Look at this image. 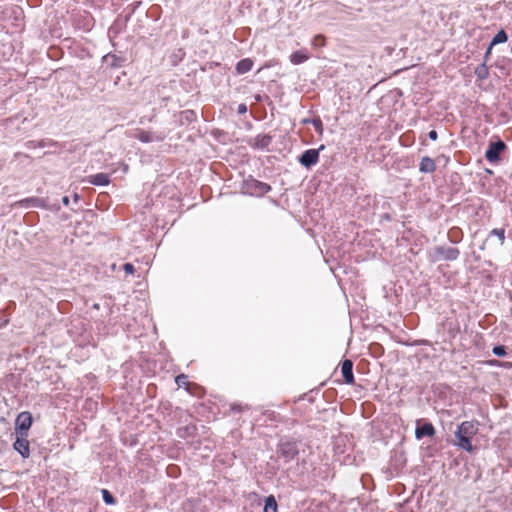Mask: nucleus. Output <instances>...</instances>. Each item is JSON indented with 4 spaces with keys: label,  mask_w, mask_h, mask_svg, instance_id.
Listing matches in <instances>:
<instances>
[{
    "label": "nucleus",
    "mask_w": 512,
    "mask_h": 512,
    "mask_svg": "<svg viewBox=\"0 0 512 512\" xmlns=\"http://www.w3.org/2000/svg\"><path fill=\"white\" fill-rule=\"evenodd\" d=\"M478 432V423L474 421H464L456 429L454 436V444L460 449L467 452H472L474 447L472 445V438Z\"/></svg>",
    "instance_id": "nucleus-1"
},
{
    "label": "nucleus",
    "mask_w": 512,
    "mask_h": 512,
    "mask_svg": "<svg viewBox=\"0 0 512 512\" xmlns=\"http://www.w3.org/2000/svg\"><path fill=\"white\" fill-rule=\"evenodd\" d=\"M21 208H55L60 209L58 204H50L48 199L40 197H27L15 203Z\"/></svg>",
    "instance_id": "nucleus-2"
},
{
    "label": "nucleus",
    "mask_w": 512,
    "mask_h": 512,
    "mask_svg": "<svg viewBox=\"0 0 512 512\" xmlns=\"http://www.w3.org/2000/svg\"><path fill=\"white\" fill-rule=\"evenodd\" d=\"M460 256V250L455 247L437 246L434 248V259L454 261Z\"/></svg>",
    "instance_id": "nucleus-3"
},
{
    "label": "nucleus",
    "mask_w": 512,
    "mask_h": 512,
    "mask_svg": "<svg viewBox=\"0 0 512 512\" xmlns=\"http://www.w3.org/2000/svg\"><path fill=\"white\" fill-rule=\"evenodd\" d=\"M324 148L325 146L321 145L318 149L305 150L298 159L299 163L307 169L311 168L318 163L319 153Z\"/></svg>",
    "instance_id": "nucleus-4"
},
{
    "label": "nucleus",
    "mask_w": 512,
    "mask_h": 512,
    "mask_svg": "<svg viewBox=\"0 0 512 512\" xmlns=\"http://www.w3.org/2000/svg\"><path fill=\"white\" fill-rule=\"evenodd\" d=\"M505 149L506 144L502 140L491 142L485 152V158L491 163H496L500 160V155Z\"/></svg>",
    "instance_id": "nucleus-5"
},
{
    "label": "nucleus",
    "mask_w": 512,
    "mask_h": 512,
    "mask_svg": "<svg viewBox=\"0 0 512 512\" xmlns=\"http://www.w3.org/2000/svg\"><path fill=\"white\" fill-rule=\"evenodd\" d=\"M18 435L28 436V430L32 425V416L29 412H21L15 421Z\"/></svg>",
    "instance_id": "nucleus-6"
},
{
    "label": "nucleus",
    "mask_w": 512,
    "mask_h": 512,
    "mask_svg": "<svg viewBox=\"0 0 512 512\" xmlns=\"http://www.w3.org/2000/svg\"><path fill=\"white\" fill-rule=\"evenodd\" d=\"M166 135L162 132H150L142 129H137L134 138L138 139L142 143L159 142L165 139Z\"/></svg>",
    "instance_id": "nucleus-7"
},
{
    "label": "nucleus",
    "mask_w": 512,
    "mask_h": 512,
    "mask_svg": "<svg viewBox=\"0 0 512 512\" xmlns=\"http://www.w3.org/2000/svg\"><path fill=\"white\" fill-rule=\"evenodd\" d=\"M298 448L295 443L284 442L279 445L278 453L286 462L293 460L298 455Z\"/></svg>",
    "instance_id": "nucleus-8"
},
{
    "label": "nucleus",
    "mask_w": 512,
    "mask_h": 512,
    "mask_svg": "<svg viewBox=\"0 0 512 512\" xmlns=\"http://www.w3.org/2000/svg\"><path fill=\"white\" fill-rule=\"evenodd\" d=\"M28 436L18 435L13 447L23 457L28 458L30 456V444L27 439Z\"/></svg>",
    "instance_id": "nucleus-9"
},
{
    "label": "nucleus",
    "mask_w": 512,
    "mask_h": 512,
    "mask_svg": "<svg viewBox=\"0 0 512 512\" xmlns=\"http://www.w3.org/2000/svg\"><path fill=\"white\" fill-rule=\"evenodd\" d=\"M273 137L269 134H259L255 136L250 142V146L254 149L263 150L268 148L271 144Z\"/></svg>",
    "instance_id": "nucleus-10"
},
{
    "label": "nucleus",
    "mask_w": 512,
    "mask_h": 512,
    "mask_svg": "<svg viewBox=\"0 0 512 512\" xmlns=\"http://www.w3.org/2000/svg\"><path fill=\"white\" fill-rule=\"evenodd\" d=\"M341 373L345 383L354 384L355 379L353 374V362L350 359H345L342 361Z\"/></svg>",
    "instance_id": "nucleus-11"
},
{
    "label": "nucleus",
    "mask_w": 512,
    "mask_h": 512,
    "mask_svg": "<svg viewBox=\"0 0 512 512\" xmlns=\"http://www.w3.org/2000/svg\"><path fill=\"white\" fill-rule=\"evenodd\" d=\"M435 434V428L430 422L418 425L415 430V437L419 440L425 436L432 437Z\"/></svg>",
    "instance_id": "nucleus-12"
},
{
    "label": "nucleus",
    "mask_w": 512,
    "mask_h": 512,
    "mask_svg": "<svg viewBox=\"0 0 512 512\" xmlns=\"http://www.w3.org/2000/svg\"><path fill=\"white\" fill-rule=\"evenodd\" d=\"M248 187L259 195H264L271 191V186L267 183L252 179L248 182Z\"/></svg>",
    "instance_id": "nucleus-13"
},
{
    "label": "nucleus",
    "mask_w": 512,
    "mask_h": 512,
    "mask_svg": "<svg viewBox=\"0 0 512 512\" xmlns=\"http://www.w3.org/2000/svg\"><path fill=\"white\" fill-rule=\"evenodd\" d=\"M435 170H436L435 161L428 156H424L420 161L419 171L421 173H433Z\"/></svg>",
    "instance_id": "nucleus-14"
},
{
    "label": "nucleus",
    "mask_w": 512,
    "mask_h": 512,
    "mask_svg": "<svg viewBox=\"0 0 512 512\" xmlns=\"http://www.w3.org/2000/svg\"><path fill=\"white\" fill-rule=\"evenodd\" d=\"M89 183L96 186H105L110 183V177L106 173H97L89 177Z\"/></svg>",
    "instance_id": "nucleus-15"
},
{
    "label": "nucleus",
    "mask_w": 512,
    "mask_h": 512,
    "mask_svg": "<svg viewBox=\"0 0 512 512\" xmlns=\"http://www.w3.org/2000/svg\"><path fill=\"white\" fill-rule=\"evenodd\" d=\"M290 62L294 65H299L309 59V55L305 50H298L290 55Z\"/></svg>",
    "instance_id": "nucleus-16"
},
{
    "label": "nucleus",
    "mask_w": 512,
    "mask_h": 512,
    "mask_svg": "<svg viewBox=\"0 0 512 512\" xmlns=\"http://www.w3.org/2000/svg\"><path fill=\"white\" fill-rule=\"evenodd\" d=\"M253 67V61L249 58L240 60L236 64V71L238 74H245L249 72Z\"/></svg>",
    "instance_id": "nucleus-17"
},
{
    "label": "nucleus",
    "mask_w": 512,
    "mask_h": 512,
    "mask_svg": "<svg viewBox=\"0 0 512 512\" xmlns=\"http://www.w3.org/2000/svg\"><path fill=\"white\" fill-rule=\"evenodd\" d=\"M277 501L273 495H270L265 500L263 512H277Z\"/></svg>",
    "instance_id": "nucleus-18"
},
{
    "label": "nucleus",
    "mask_w": 512,
    "mask_h": 512,
    "mask_svg": "<svg viewBox=\"0 0 512 512\" xmlns=\"http://www.w3.org/2000/svg\"><path fill=\"white\" fill-rule=\"evenodd\" d=\"M475 75L479 79H485L488 76V68L486 66V62H483L482 64L478 65L475 68Z\"/></svg>",
    "instance_id": "nucleus-19"
},
{
    "label": "nucleus",
    "mask_w": 512,
    "mask_h": 512,
    "mask_svg": "<svg viewBox=\"0 0 512 512\" xmlns=\"http://www.w3.org/2000/svg\"><path fill=\"white\" fill-rule=\"evenodd\" d=\"M508 39V36L504 30H500L492 39L491 46L504 43Z\"/></svg>",
    "instance_id": "nucleus-20"
},
{
    "label": "nucleus",
    "mask_w": 512,
    "mask_h": 512,
    "mask_svg": "<svg viewBox=\"0 0 512 512\" xmlns=\"http://www.w3.org/2000/svg\"><path fill=\"white\" fill-rule=\"evenodd\" d=\"M303 122L304 123H312V125L314 126L316 132L319 135L323 134V123H322V120L319 117L313 118L312 120L305 119Z\"/></svg>",
    "instance_id": "nucleus-21"
},
{
    "label": "nucleus",
    "mask_w": 512,
    "mask_h": 512,
    "mask_svg": "<svg viewBox=\"0 0 512 512\" xmlns=\"http://www.w3.org/2000/svg\"><path fill=\"white\" fill-rule=\"evenodd\" d=\"M491 236H496L500 242V245L502 246L505 242V229L503 228H495L493 230H491V232L489 233V237Z\"/></svg>",
    "instance_id": "nucleus-22"
},
{
    "label": "nucleus",
    "mask_w": 512,
    "mask_h": 512,
    "mask_svg": "<svg viewBox=\"0 0 512 512\" xmlns=\"http://www.w3.org/2000/svg\"><path fill=\"white\" fill-rule=\"evenodd\" d=\"M448 238L453 243H458L461 240V231L458 228H452L448 232Z\"/></svg>",
    "instance_id": "nucleus-23"
},
{
    "label": "nucleus",
    "mask_w": 512,
    "mask_h": 512,
    "mask_svg": "<svg viewBox=\"0 0 512 512\" xmlns=\"http://www.w3.org/2000/svg\"><path fill=\"white\" fill-rule=\"evenodd\" d=\"M102 498L103 501L108 505H113L116 502L114 496L106 489L102 490Z\"/></svg>",
    "instance_id": "nucleus-24"
},
{
    "label": "nucleus",
    "mask_w": 512,
    "mask_h": 512,
    "mask_svg": "<svg viewBox=\"0 0 512 512\" xmlns=\"http://www.w3.org/2000/svg\"><path fill=\"white\" fill-rule=\"evenodd\" d=\"M175 382L178 385V387H183L188 384L187 376L184 374H180L175 378Z\"/></svg>",
    "instance_id": "nucleus-25"
},
{
    "label": "nucleus",
    "mask_w": 512,
    "mask_h": 512,
    "mask_svg": "<svg viewBox=\"0 0 512 512\" xmlns=\"http://www.w3.org/2000/svg\"><path fill=\"white\" fill-rule=\"evenodd\" d=\"M493 353L496 356L504 357L506 355V347L503 345H498L493 348Z\"/></svg>",
    "instance_id": "nucleus-26"
},
{
    "label": "nucleus",
    "mask_w": 512,
    "mask_h": 512,
    "mask_svg": "<svg viewBox=\"0 0 512 512\" xmlns=\"http://www.w3.org/2000/svg\"><path fill=\"white\" fill-rule=\"evenodd\" d=\"M325 44V37L323 35H316L312 40V45L317 46H323Z\"/></svg>",
    "instance_id": "nucleus-27"
},
{
    "label": "nucleus",
    "mask_w": 512,
    "mask_h": 512,
    "mask_svg": "<svg viewBox=\"0 0 512 512\" xmlns=\"http://www.w3.org/2000/svg\"><path fill=\"white\" fill-rule=\"evenodd\" d=\"M45 142L44 141H40V142H36V141H29L27 143V146L29 148H35V147H45Z\"/></svg>",
    "instance_id": "nucleus-28"
},
{
    "label": "nucleus",
    "mask_w": 512,
    "mask_h": 512,
    "mask_svg": "<svg viewBox=\"0 0 512 512\" xmlns=\"http://www.w3.org/2000/svg\"><path fill=\"white\" fill-rule=\"evenodd\" d=\"M123 269L127 274H133L135 272V268L131 263H125Z\"/></svg>",
    "instance_id": "nucleus-29"
},
{
    "label": "nucleus",
    "mask_w": 512,
    "mask_h": 512,
    "mask_svg": "<svg viewBox=\"0 0 512 512\" xmlns=\"http://www.w3.org/2000/svg\"><path fill=\"white\" fill-rule=\"evenodd\" d=\"M238 114H245L247 112V106L244 103H241L237 107Z\"/></svg>",
    "instance_id": "nucleus-30"
},
{
    "label": "nucleus",
    "mask_w": 512,
    "mask_h": 512,
    "mask_svg": "<svg viewBox=\"0 0 512 512\" xmlns=\"http://www.w3.org/2000/svg\"><path fill=\"white\" fill-rule=\"evenodd\" d=\"M428 137L429 139H431L432 141H436L438 139V133L436 130H431L429 133H428Z\"/></svg>",
    "instance_id": "nucleus-31"
},
{
    "label": "nucleus",
    "mask_w": 512,
    "mask_h": 512,
    "mask_svg": "<svg viewBox=\"0 0 512 512\" xmlns=\"http://www.w3.org/2000/svg\"><path fill=\"white\" fill-rule=\"evenodd\" d=\"M184 115L186 117L187 120H190L192 119L194 116H195V113L191 110H187L184 112Z\"/></svg>",
    "instance_id": "nucleus-32"
},
{
    "label": "nucleus",
    "mask_w": 512,
    "mask_h": 512,
    "mask_svg": "<svg viewBox=\"0 0 512 512\" xmlns=\"http://www.w3.org/2000/svg\"><path fill=\"white\" fill-rule=\"evenodd\" d=\"M492 47L491 44L488 46L486 52H485V61L488 59V57L490 56L491 54V50H492Z\"/></svg>",
    "instance_id": "nucleus-33"
},
{
    "label": "nucleus",
    "mask_w": 512,
    "mask_h": 512,
    "mask_svg": "<svg viewBox=\"0 0 512 512\" xmlns=\"http://www.w3.org/2000/svg\"><path fill=\"white\" fill-rule=\"evenodd\" d=\"M62 203H63V205H64V206H68V205H69V203H70V199H69V197H68V196H64V197L62 198Z\"/></svg>",
    "instance_id": "nucleus-34"
},
{
    "label": "nucleus",
    "mask_w": 512,
    "mask_h": 512,
    "mask_svg": "<svg viewBox=\"0 0 512 512\" xmlns=\"http://www.w3.org/2000/svg\"><path fill=\"white\" fill-rule=\"evenodd\" d=\"M93 308L96 309V310H99L100 305L98 303H95V304H93Z\"/></svg>",
    "instance_id": "nucleus-35"
},
{
    "label": "nucleus",
    "mask_w": 512,
    "mask_h": 512,
    "mask_svg": "<svg viewBox=\"0 0 512 512\" xmlns=\"http://www.w3.org/2000/svg\"><path fill=\"white\" fill-rule=\"evenodd\" d=\"M79 200V195L78 194H75L74 195V201L77 202Z\"/></svg>",
    "instance_id": "nucleus-36"
},
{
    "label": "nucleus",
    "mask_w": 512,
    "mask_h": 512,
    "mask_svg": "<svg viewBox=\"0 0 512 512\" xmlns=\"http://www.w3.org/2000/svg\"><path fill=\"white\" fill-rule=\"evenodd\" d=\"M175 469H176V467H174V466H173V467H169V468H168V472H169V474L171 473V472H170L171 470H175Z\"/></svg>",
    "instance_id": "nucleus-37"
},
{
    "label": "nucleus",
    "mask_w": 512,
    "mask_h": 512,
    "mask_svg": "<svg viewBox=\"0 0 512 512\" xmlns=\"http://www.w3.org/2000/svg\"><path fill=\"white\" fill-rule=\"evenodd\" d=\"M236 409H237L238 411H240V408H237V407L234 405V406L232 407V410H236Z\"/></svg>",
    "instance_id": "nucleus-38"
},
{
    "label": "nucleus",
    "mask_w": 512,
    "mask_h": 512,
    "mask_svg": "<svg viewBox=\"0 0 512 512\" xmlns=\"http://www.w3.org/2000/svg\"><path fill=\"white\" fill-rule=\"evenodd\" d=\"M260 99H261L260 96H256L257 101H260Z\"/></svg>",
    "instance_id": "nucleus-39"
}]
</instances>
